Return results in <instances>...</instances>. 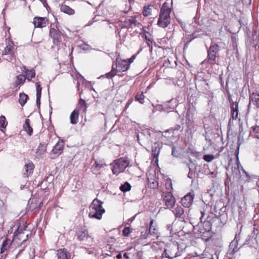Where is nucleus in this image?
Listing matches in <instances>:
<instances>
[{
	"mask_svg": "<svg viewBox=\"0 0 259 259\" xmlns=\"http://www.w3.org/2000/svg\"><path fill=\"white\" fill-rule=\"evenodd\" d=\"M171 9L168 7V4L164 3L161 8L157 25L162 28H165L170 23Z\"/></svg>",
	"mask_w": 259,
	"mask_h": 259,
	"instance_id": "2",
	"label": "nucleus"
},
{
	"mask_svg": "<svg viewBox=\"0 0 259 259\" xmlns=\"http://www.w3.org/2000/svg\"><path fill=\"white\" fill-rule=\"evenodd\" d=\"M206 167H207V168H208V165H204V168H203V169H205V168H206ZM204 172L206 175H208L210 174V170H209V168H208V169H207V170H204Z\"/></svg>",
	"mask_w": 259,
	"mask_h": 259,
	"instance_id": "47",
	"label": "nucleus"
},
{
	"mask_svg": "<svg viewBox=\"0 0 259 259\" xmlns=\"http://www.w3.org/2000/svg\"><path fill=\"white\" fill-rule=\"evenodd\" d=\"M158 186V182L155 181L153 182V186H150V187L153 189L157 188Z\"/></svg>",
	"mask_w": 259,
	"mask_h": 259,
	"instance_id": "54",
	"label": "nucleus"
},
{
	"mask_svg": "<svg viewBox=\"0 0 259 259\" xmlns=\"http://www.w3.org/2000/svg\"><path fill=\"white\" fill-rule=\"evenodd\" d=\"M243 4L245 5H249L251 3V0H241Z\"/></svg>",
	"mask_w": 259,
	"mask_h": 259,
	"instance_id": "50",
	"label": "nucleus"
},
{
	"mask_svg": "<svg viewBox=\"0 0 259 259\" xmlns=\"http://www.w3.org/2000/svg\"><path fill=\"white\" fill-rule=\"evenodd\" d=\"M200 29L203 32V33H201L200 35H203L204 34L206 35H208L209 31H210L209 25H207L203 24L202 25L200 26ZM198 35H200V34H198Z\"/></svg>",
	"mask_w": 259,
	"mask_h": 259,
	"instance_id": "35",
	"label": "nucleus"
},
{
	"mask_svg": "<svg viewBox=\"0 0 259 259\" xmlns=\"http://www.w3.org/2000/svg\"><path fill=\"white\" fill-rule=\"evenodd\" d=\"M9 239H6L3 241L2 246L4 247L7 248V246L9 243Z\"/></svg>",
	"mask_w": 259,
	"mask_h": 259,
	"instance_id": "46",
	"label": "nucleus"
},
{
	"mask_svg": "<svg viewBox=\"0 0 259 259\" xmlns=\"http://www.w3.org/2000/svg\"><path fill=\"white\" fill-rule=\"evenodd\" d=\"M151 9H150L149 6H148L147 7H145L144 8V10L143 12V15L144 16H148L151 15Z\"/></svg>",
	"mask_w": 259,
	"mask_h": 259,
	"instance_id": "40",
	"label": "nucleus"
},
{
	"mask_svg": "<svg viewBox=\"0 0 259 259\" xmlns=\"http://www.w3.org/2000/svg\"><path fill=\"white\" fill-rule=\"evenodd\" d=\"M231 169L233 175L237 176L240 173L239 169L237 167L231 166Z\"/></svg>",
	"mask_w": 259,
	"mask_h": 259,
	"instance_id": "43",
	"label": "nucleus"
},
{
	"mask_svg": "<svg viewBox=\"0 0 259 259\" xmlns=\"http://www.w3.org/2000/svg\"><path fill=\"white\" fill-rule=\"evenodd\" d=\"M25 79L26 78L24 75L22 74L18 75L17 76L16 80L14 83V87L17 88L19 85L23 84L24 82Z\"/></svg>",
	"mask_w": 259,
	"mask_h": 259,
	"instance_id": "30",
	"label": "nucleus"
},
{
	"mask_svg": "<svg viewBox=\"0 0 259 259\" xmlns=\"http://www.w3.org/2000/svg\"><path fill=\"white\" fill-rule=\"evenodd\" d=\"M64 148V142L62 140L59 141L55 145L51 153L52 158H55L63 152Z\"/></svg>",
	"mask_w": 259,
	"mask_h": 259,
	"instance_id": "5",
	"label": "nucleus"
},
{
	"mask_svg": "<svg viewBox=\"0 0 259 259\" xmlns=\"http://www.w3.org/2000/svg\"><path fill=\"white\" fill-rule=\"evenodd\" d=\"M145 38H146V39L147 40H148L149 42H152V40H151V39L148 38V37H147V36H145Z\"/></svg>",
	"mask_w": 259,
	"mask_h": 259,
	"instance_id": "61",
	"label": "nucleus"
},
{
	"mask_svg": "<svg viewBox=\"0 0 259 259\" xmlns=\"http://www.w3.org/2000/svg\"><path fill=\"white\" fill-rule=\"evenodd\" d=\"M23 128L29 136L32 134L33 129L30 125V120L29 119H25V123L23 125Z\"/></svg>",
	"mask_w": 259,
	"mask_h": 259,
	"instance_id": "29",
	"label": "nucleus"
},
{
	"mask_svg": "<svg viewBox=\"0 0 259 259\" xmlns=\"http://www.w3.org/2000/svg\"><path fill=\"white\" fill-rule=\"evenodd\" d=\"M116 258L117 259H121L122 258V254L121 253H119L117 255H116Z\"/></svg>",
	"mask_w": 259,
	"mask_h": 259,
	"instance_id": "58",
	"label": "nucleus"
},
{
	"mask_svg": "<svg viewBox=\"0 0 259 259\" xmlns=\"http://www.w3.org/2000/svg\"><path fill=\"white\" fill-rule=\"evenodd\" d=\"M104 165H105V164L104 163L103 160H96L95 161V166L94 169L96 170H99Z\"/></svg>",
	"mask_w": 259,
	"mask_h": 259,
	"instance_id": "37",
	"label": "nucleus"
},
{
	"mask_svg": "<svg viewBox=\"0 0 259 259\" xmlns=\"http://www.w3.org/2000/svg\"><path fill=\"white\" fill-rule=\"evenodd\" d=\"M250 100H251L254 105L259 108V95L253 94L250 96Z\"/></svg>",
	"mask_w": 259,
	"mask_h": 259,
	"instance_id": "32",
	"label": "nucleus"
},
{
	"mask_svg": "<svg viewBox=\"0 0 259 259\" xmlns=\"http://www.w3.org/2000/svg\"><path fill=\"white\" fill-rule=\"evenodd\" d=\"M203 127L205 131V137L206 140H210L209 138V134L210 131V117L209 116H206L204 117V120L203 121Z\"/></svg>",
	"mask_w": 259,
	"mask_h": 259,
	"instance_id": "12",
	"label": "nucleus"
},
{
	"mask_svg": "<svg viewBox=\"0 0 259 259\" xmlns=\"http://www.w3.org/2000/svg\"><path fill=\"white\" fill-rule=\"evenodd\" d=\"M79 105L80 106L85 107L86 106L87 103L84 100L80 99L79 101Z\"/></svg>",
	"mask_w": 259,
	"mask_h": 259,
	"instance_id": "45",
	"label": "nucleus"
},
{
	"mask_svg": "<svg viewBox=\"0 0 259 259\" xmlns=\"http://www.w3.org/2000/svg\"><path fill=\"white\" fill-rule=\"evenodd\" d=\"M252 132L255 134H259V125H256L252 127Z\"/></svg>",
	"mask_w": 259,
	"mask_h": 259,
	"instance_id": "44",
	"label": "nucleus"
},
{
	"mask_svg": "<svg viewBox=\"0 0 259 259\" xmlns=\"http://www.w3.org/2000/svg\"><path fill=\"white\" fill-rule=\"evenodd\" d=\"M46 150L47 145L45 143H40L36 150V154L37 157H41L46 153Z\"/></svg>",
	"mask_w": 259,
	"mask_h": 259,
	"instance_id": "24",
	"label": "nucleus"
},
{
	"mask_svg": "<svg viewBox=\"0 0 259 259\" xmlns=\"http://www.w3.org/2000/svg\"><path fill=\"white\" fill-rule=\"evenodd\" d=\"M24 69L22 70L25 73V78L28 80H31V79L35 77V72L34 69L28 70L26 67H23Z\"/></svg>",
	"mask_w": 259,
	"mask_h": 259,
	"instance_id": "23",
	"label": "nucleus"
},
{
	"mask_svg": "<svg viewBox=\"0 0 259 259\" xmlns=\"http://www.w3.org/2000/svg\"><path fill=\"white\" fill-rule=\"evenodd\" d=\"M145 96L143 94H137L135 99L136 101H139L140 103L143 104L144 102Z\"/></svg>",
	"mask_w": 259,
	"mask_h": 259,
	"instance_id": "39",
	"label": "nucleus"
},
{
	"mask_svg": "<svg viewBox=\"0 0 259 259\" xmlns=\"http://www.w3.org/2000/svg\"><path fill=\"white\" fill-rule=\"evenodd\" d=\"M203 159L207 162L210 161V155H205L203 157Z\"/></svg>",
	"mask_w": 259,
	"mask_h": 259,
	"instance_id": "48",
	"label": "nucleus"
},
{
	"mask_svg": "<svg viewBox=\"0 0 259 259\" xmlns=\"http://www.w3.org/2000/svg\"><path fill=\"white\" fill-rule=\"evenodd\" d=\"M123 257H124L125 258H126V259H129V258H130V257H129V256H128V254H127V253H124L123 254Z\"/></svg>",
	"mask_w": 259,
	"mask_h": 259,
	"instance_id": "60",
	"label": "nucleus"
},
{
	"mask_svg": "<svg viewBox=\"0 0 259 259\" xmlns=\"http://www.w3.org/2000/svg\"><path fill=\"white\" fill-rule=\"evenodd\" d=\"M6 249H7V248L2 246L1 249V253H3Z\"/></svg>",
	"mask_w": 259,
	"mask_h": 259,
	"instance_id": "57",
	"label": "nucleus"
},
{
	"mask_svg": "<svg viewBox=\"0 0 259 259\" xmlns=\"http://www.w3.org/2000/svg\"><path fill=\"white\" fill-rule=\"evenodd\" d=\"M210 1V0H204L205 4H209Z\"/></svg>",
	"mask_w": 259,
	"mask_h": 259,
	"instance_id": "63",
	"label": "nucleus"
},
{
	"mask_svg": "<svg viewBox=\"0 0 259 259\" xmlns=\"http://www.w3.org/2000/svg\"><path fill=\"white\" fill-rule=\"evenodd\" d=\"M19 97V103L22 106H23L27 102L28 96L24 93H20Z\"/></svg>",
	"mask_w": 259,
	"mask_h": 259,
	"instance_id": "34",
	"label": "nucleus"
},
{
	"mask_svg": "<svg viewBox=\"0 0 259 259\" xmlns=\"http://www.w3.org/2000/svg\"><path fill=\"white\" fill-rule=\"evenodd\" d=\"M136 18L137 17L136 16H133L125 19L122 22V27L129 28L132 27L133 25H137L138 22Z\"/></svg>",
	"mask_w": 259,
	"mask_h": 259,
	"instance_id": "9",
	"label": "nucleus"
},
{
	"mask_svg": "<svg viewBox=\"0 0 259 259\" xmlns=\"http://www.w3.org/2000/svg\"><path fill=\"white\" fill-rule=\"evenodd\" d=\"M184 209L181 206H177L175 210H173V213L177 218H183L182 216L184 214Z\"/></svg>",
	"mask_w": 259,
	"mask_h": 259,
	"instance_id": "31",
	"label": "nucleus"
},
{
	"mask_svg": "<svg viewBox=\"0 0 259 259\" xmlns=\"http://www.w3.org/2000/svg\"><path fill=\"white\" fill-rule=\"evenodd\" d=\"M36 105L39 108L40 105V98L41 94V88L39 82L36 83Z\"/></svg>",
	"mask_w": 259,
	"mask_h": 259,
	"instance_id": "22",
	"label": "nucleus"
},
{
	"mask_svg": "<svg viewBox=\"0 0 259 259\" xmlns=\"http://www.w3.org/2000/svg\"><path fill=\"white\" fill-rule=\"evenodd\" d=\"M58 259H69L70 254L65 249H61L57 251Z\"/></svg>",
	"mask_w": 259,
	"mask_h": 259,
	"instance_id": "21",
	"label": "nucleus"
},
{
	"mask_svg": "<svg viewBox=\"0 0 259 259\" xmlns=\"http://www.w3.org/2000/svg\"><path fill=\"white\" fill-rule=\"evenodd\" d=\"M160 152V147L159 144L157 143H154L152 147V156L153 157V159H155V161L156 162L158 161V156Z\"/></svg>",
	"mask_w": 259,
	"mask_h": 259,
	"instance_id": "17",
	"label": "nucleus"
},
{
	"mask_svg": "<svg viewBox=\"0 0 259 259\" xmlns=\"http://www.w3.org/2000/svg\"><path fill=\"white\" fill-rule=\"evenodd\" d=\"M131 186L128 182H125L124 184L120 186V190L122 192H127L131 190Z\"/></svg>",
	"mask_w": 259,
	"mask_h": 259,
	"instance_id": "36",
	"label": "nucleus"
},
{
	"mask_svg": "<svg viewBox=\"0 0 259 259\" xmlns=\"http://www.w3.org/2000/svg\"><path fill=\"white\" fill-rule=\"evenodd\" d=\"M212 42H211V62L215 60L216 58L219 57V51L220 47L218 45L214 44L212 45ZM212 62H211V64ZM216 66H218V64L215 65ZM215 67V65H213V66H211V69Z\"/></svg>",
	"mask_w": 259,
	"mask_h": 259,
	"instance_id": "13",
	"label": "nucleus"
},
{
	"mask_svg": "<svg viewBox=\"0 0 259 259\" xmlns=\"http://www.w3.org/2000/svg\"><path fill=\"white\" fill-rule=\"evenodd\" d=\"M79 111L77 110H73L70 115V123L73 124H76L78 121Z\"/></svg>",
	"mask_w": 259,
	"mask_h": 259,
	"instance_id": "20",
	"label": "nucleus"
},
{
	"mask_svg": "<svg viewBox=\"0 0 259 259\" xmlns=\"http://www.w3.org/2000/svg\"><path fill=\"white\" fill-rule=\"evenodd\" d=\"M129 66L126 60H122L117 58L116 62L112 64L111 71L105 74L106 77L108 78H111L116 74L117 72L126 71L129 68Z\"/></svg>",
	"mask_w": 259,
	"mask_h": 259,
	"instance_id": "3",
	"label": "nucleus"
},
{
	"mask_svg": "<svg viewBox=\"0 0 259 259\" xmlns=\"http://www.w3.org/2000/svg\"><path fill=\"white\" fill-rule=\"evenodd\" d=\"M233 49L235 51H237V52H238V49H237V43L236 42H233Z\"/></svg>",
	"mask_w": 259,
	"mask_h": 259,
	"instance_id": "55",
	"label": "nucleus"
},
{
	"mask_svg": "<svg viewBox=\"0 0 259 259\" xmlns=\"http://www.w3.org/2000/svg\"><path fill=\"white\" fill-rule=\"evenodd\" d=\"M128 164V161L123 158H120L115 160L111 164L113 173L115 175H118L120 172H123Z\"/></svg>",
	"mask_w": 259,
	"mask_h": 259,
	"instance_id": "4",
	"label": "nucleus"
},
{
	"mask_svg": "<svg viewBox=\"0 0 259 259\" xmlns=\"http://www.w3.org/2000/svg\"><path fill=\"white\" fill-rule=\"evenodd\" d=\"M188 177L191 179L192 178V174L190 172H189L188 174Z\"/></svg>",
	"mask_w": 259,
	"mask_h": 259,
	"instance_id": "62",
	"label": "nucleus"
},
{
	"mask_svg": "<svg viewBox=\"0 0 259 259\" xmlns=\"http://www.w3.org/2000/svg\"><path fill=\"white\" fill-rule=\"evenodd\" d=\"M181 128V125H175V126L174 127V128H173V130H174V131H178L180 130Z\"/></svg>",
	"mask_w": 259,
	"mask_h": 259,
	"instance_id": "53",
	"label": "nucleus"
},
{
	"mask_svg": "<svg viewBox=\"0 0 259 259\" xmlns=\"http://www.w3.org/2000/svg\"><path fill=\"white\" fill-rule=\"evenodd\" d=\"M77 238L79 241H84L89 238L88 232L85 229L79 231L77 232Z\"/></svg>",
	"mask_w": 259,
	"mask_h": 259,
	"instance_id": "26",
	"label": "nucleus"
},
{
	"mask_svg": "<svg viewBox=\"0 0 259 259\" xmlns=\"http://www.w3.org/2000/svg\"><path fill=\"white\" fill-rule=\"evenodd\" d=\"M34 165L32 161H28L24 166V175L28 177L33 173Z\"/></svg>",
	"mask_w": 259,
	"mask_h": 259,
	"instance_id": "14",
	"label": "nucleus"
},
{
	"mask_svg": "<svg viewBox=\"0 0 259 259\" xmlns=\"http://www.w3.org/2000/svg\"><path fill=\"white\" fill-rule=\"evenodd\" d=\"M221 250L219 248L217 249L214 252V255L216 256L217 259H218V256L220 253ZM211 259H214L212 257H211Z\"/></svg>",
	"mask_w": 259,
	"mask_h": 259,
	"instance_id": "49",
	"label": "nucleus"
},
{
	"mask_svg": "<svg viewBox=\"0 0 259 259\" xmlns=\"http://www.w3.org/2000/svg\"><path fill=\"white\" fill-rule=\"evenodd\" d=\"M207 53H208V59H210V47L209 48V49H208L207 50Z\"/></svg>",
	"mask_w": 259,
	"mask_h": 259,
	"instance_id": "59",
	"label": "nucleus"
},
{
	"mask_svg": "<svg viewBox=\"0 0 259 259\" xmlns=\"http://www.w3.org/2000/svg\"><path fill=\"white\" fill-rule=\"evenodd\" d=\"M193 197L190 194L185 195L181 200L182 205L185 207H189L193 202Z\"/></svg>",
	"mask_w": 259,
	"mask_h": 259,
	"instance_id": "15",
	"label": "nucleus"
},
{
	"mask_svg": "<svg viewBox=\"0 0 259 259\" xmlns=\"http://www.w3.org/2000/svg\"><path fill=\"white\" fill-rule=\"evenodd\" d=\"M203 227L201 231L203 233L202 239L207 241L210 238V223L209 220L204 222Z\"/></svg>",
	"mask_w": 259,
	"mask_h": 259,
	"instance_id": "6",
	"label": "nucleus"
},
{
	"mask_svg": "<svg viewBox=\"0 0 259 259\" xmlns=\"http://www.w3.org/2000/svg\"><path fill=\"white\" fill-rule=\"evenodd\" d=\"M147 45L148 46V47H149V48H150V49H152V47L150 45V43H149V42H148V43H147Z\"/></svg>",
	"mask_w": 259,
	"mask_h": 259,
	"instance_id": "64",
	"label": "nucleus"
},
{
	"mask_svg": "<svg viewBox=\"0 0 259 259\" xmlns=\"http://www.w3.org/2000/svg\"><path fill=\"white\" fill-rule=\"evenodd\" d=\"M237 245L238 240H237V236L236 235L234 240L232 241L229 245L228 253L229 254H233L237 252L238 251L237 248Z\"/></svg>",
	"mask_w": 259,
	"mask_h": 259,
	"instance_id": "18",
	"label": "nucleus"
},
{
	"mask_svg": "<svg viewBox=\"0 0 259 259\" xmlns=\"http://www.w3.org/2000/svg\"><path fill=\"white\" fill-rule=\"evenodd\" d=\"M131 229L130 227H125L122 231V235L124 236H128L131 233Z\"/></svg>",
	"mask_w": 259,
	"mask_h": 259,
	"instance_id": "42",
	"label": "nucleus"
},
{
	"mask_svg": "<svg viewBox=\"0 0 259 259\" xmlns=\"http://www.w3.org/2000/svg\"><path fill=\"white\" fill-rule=\"evenodd\" d=\"M135 58H136V56L133 55V56H132V57L130 59H128V60H126L128 62L129 65L132 62H133V61L135 59Z\"/></svg>",
	"mask_w": 259,
	"mask_h": 259,
	"instance_id": "51",
	"label": "nucleus"
},
{
	"mask_svg": "<svg viewBox=\"0 0 259 259\" xmlns=\"http://www.w3.org/2000/svg\"><path fill=\"white\" fill-rule=\"evenodd\" d=\"M60 10L62 12L67 14L69 15H73L75 13V11L73 9H71L70 7L66 5H62L60 7Z\"/></svg>",
	"mask_w": 259,
	"mask_h": 259,
	"instance_id": "28",
	"label": "nucleus"
},
{
	"mask_svg": "<svg viewBox=\"0 0 259 259\" xmlns=\"http://www.w3.org/2000/svg\"><path fill=\"white\" fill-rule=\"evenodd\" d=\"M255 239V230H253L251 235H249L247 237V239L245 240V243L243 244V245H250L251 243H253V240Z\"/></svg>",
	"mask_w": 259,
	"mask_h": 259,
	"instance_id": "33",
	"label": "nucleus"
},
{
	"mask_svg": "<svg viewBox=\"0 0 259 259\" xmlns=\"http://www.w3.org/2000/svg\"><path fill=\"white\" fill-rule=\"evenodd\" d=\"M163 201L167 208H171L175 204V199L172 194L169 192H165L163 194Z\"/></svg>",
	"mask_w": 259,
	"mask_h": 259,
	"instance_id": "7",
	"label": "nucleus"
},
{
	"mask_svg": "<svg viewBox=\"0 0 259 259\" xmlns=\"http://www.w3.org/2000/svg\"><path fill=\"white\" fill-rule=\"evenodd\" d=\"M7 125V122L6 121V118L4 116H0V128H5Z\"/></svg>",
	"mask_w": 259,
	"mask_h": 259,
	"instance_id": "38",
	"label": "nucleus"
},
{
	"mask_svg": "<svg viewBox=\"0 0 259 259\" xmlns=\"http://www.w3.org/2000/svg\"><path fill=\"white\" fill-rule=\"evenodd\" d=\"M33 23L35 27L42 28L46 26L48 20L46 17H35Z\"/></svg>",
	"mask_w": 259,
	"mask_h": 259,
	"instance_id": "11",
	"label": "nucleus"
},
{
	"mask_svg": "<svg viewBox=\"0 0 259 259\" xmlns=\"http://www.w3.org/2000/svg\"><path fill=\"white\" fill-rule=\"evenodd\" d=\"M50 36L53 39V42L54 45H58L59 44L61 40V36L60 33L54 28H51L50 30Z\"/></svg>",
	"mask_w": 259,
	"mask_h": 259,
	"instance_id": "10",
	"label": "nucleus"
},
{
	"mask_svg": "<svg viewBox=\"0 0 259 259\" xmlns=\"http://www.w3.org/2000/svg\"><path fill=\"white\" fill-rule=\"evenodd\" d=\"M14 47L13 44H9L6 46L3 52V55L7 56L6 59L9 61H11L13 57L14 54Z\"/></svg>",
	"mask_w": 259,
	"mask_h": 259,
	"instance_id": "8",
	"label": "nucleus"
},
{
	"mask_svg": "<svg viewBox=\"0 0 259 259\" xmlns=\"http://www.w3.org/2000/svg\"><path fill=\"white\" fill-rule=\"evenodd\" d=\"M23 229L21 228L20 227H19L17 230V231L15 232L14 237L13 238V241H14V239H15L19 234L20 236H21V234L23 233L22 232Z\"/></svg>",
	"mask_w": 259,
	"mask_h": 259,
	"instance_id": "41",
	"label": "nucleus"
},
{
	"mask_svg": "<svg viewBox=\"0 0 259 259\" xmlns=\"http://www.w3.org/2000/svg\"><path fill=\"white\" fill-rule=\"evenodd\" d=\"M211 241L213 243L218 247H221L222 246L221 242V236L214 234L211 235Z\"/></svg>",
	"mask_w": 259,
	"mask_h": 259,
	"instance_id": "25",
	"label": "nucleus"
},
{
	"mask_svg": "<svg viewBox=\"0 0 259 259\" xmlns=\"http://www.w3.org/2000/svg\"><path fill=\"white\" fill-rule=\"evenodd\" d=\"M153 220H151L150 221L149 229V234H147V236L146 237H148L149 235H152L153 236H156L157 235L158 230L154 226H153Z\"/></svg>",
	"mask_w": 259,
	"mask_h": 259,
	"instance_id": "27",
	"label": "nucleus"
},
{
	"mask_svg": "<svg viewBox=\"0 0 259 259\" xmlns=\"http://www.w3.org/2000/svg\"><path fill=\"white\" fill-rule=\"evenodd\" d=\"M102 204L103 202L97 199H95L93 201L89 207V218L99 220L102 219V214L105 212V209L102 207Z\"/></svg>",
	"mask_w": 259,
	"mask_h": 259,
	"instance_id": "1",
	"label": "nucleus"
},
{
	"mask_svg": "<svg viewBox=\"0 0 259 259\" xmlns=\"http://www.w3.org/2000/svg\"><path fill=\"white\" fill-rule=\"evenodd\" d=\"M177 106V103L175 100L171 99L165 103L163 106L164 110H173Z\"/></svg>",
	"mask_w": 259,
	"mask_h": 259,
	"instance_id": "19",
	"label": "nucleus"
},
{
	"mask_svg": "<svg viewBox=\"0 0 259 259\" xmlns=\"http://www.w3.org/2000/svg\"><path fill=\"white\" fill-rule=\"evenodd\" d=\"M166 228H167V230L170 231V232H171L172 231V226H171V224H167L166 225Z\"/></svg>",
	"mask_w": 259,
	"mask_h": 259,
	"instance_id": "56",
	"label": "nucleus"
},
{
	"mask_svg": "<svg viewBox=\"0 0 259 259\" xmlns=\"http://www.w3.org/2000/svg\"><path fill=\"white\" fill-rule=\"evenodd\" d=\"M135 216H134L132 218H131L130 219H128L127 222H126V224H130L133 221V220L135 219Z\"/></svg>",
	"mask_w": 259,
	"mask_h": 259,
	"instance_id": "52",
	"label": "nucleus"
},
{
	"mask_svg": "<svg viewBox=\"0 0 259 259\" xmlns=\"http://www.w3.org/2000/svg\"><path fill=\"white\" fill-rule=\"evenodd\" d=\"M231 117L233 119H236L238 118V104L237 102H233L231 103Z\"/></svg>",
	"mask_w": 259,
	"mask_h": 259,
	"instance_id": "16",
	"label": "nucleus"
}]
</instances>
